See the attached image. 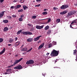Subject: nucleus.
<instances>
[{
  "instance_id": "1",
  "label": "nucleus",
  "mask_w": 77,
  "mask_h": 77,
  "mask_svg": "<svg viewBox=\"0 0 77 77\" xmlns=\"http://www.w3.org/2000/svg\"><path fill=\"white\" fill-rule=\"evenodd\" d=\"M59 51H57L54 49H53L51 54V56H57L59 54Z\"/></svg>"
},
{
  "instance_id": "2",
  "label": "nucleus",
  "mask_w": 77,
  "mask_h": 77,
  "mask_svg": "<svg viewBox=\"0 0 77 77\" xmlns=\"http://www.w3.org/2000/svg\"><path fill=\"white\" fill-rule=\"evenodd\" d=\"M77 12L76 11H72L69 12L68 13V15L67 16V17H69L70 16H71V15H73L74 14H76Z\"/></svg>"
},
{
  "instance_id": "3",
  "label": "nucleus",
  "mask_w": 77,
  "mask_h": 77,
  "mask_svg": "<svg viewBox=\"0 0 77 77\" xmlns=\"http://www.w3.org/2000/svg\"><path fill=\"white\" fill-rule=\"evenodd\" d=\"M22 34H23L24 35H33V33H32L29 32V31H24L22 32L21 33Z\"/></svg>"
},
{
  "instance_id": "4",
  "label": "nucleus",
  "mask_w": 77,
  "mask_h": 77,
  "mask_svg": "<svg viewBox=\"0 0 77 77\" xmlns=\"http://www.w3.org/2000/svg\"><path fill=\"white\" fill-rule=\"evenodd\" d=\"M34 63V61L32 60H28L26 63V64L27 65H30V64H33Z\"/></svg>"
},
{
  "instance_id": "5",
  "label": "nucleus",
  "mask_w": 77,
  "mask_h": 77,
  "mask_svg": "<svg viewBox=\"0 0 77 77\" xmlns=\"http://www.w3.org/2000/svg\"><path fill=\"white\" fill-rule=\"evenodd\" d=\"M23 58H21L19 60H15L14 62V65H16V64H17V63H19V62H20V61H21V60H23Z\"/></svg>"
},
{
  "instance_id": "6",
  "label": "nucleus",
  "mask_w": 77,
  "mask_h": 77,
  "mask_svg": "<svg viewBox=\"0 0 77 77\" xmlns=\"http://www.w3.org/2000/svg\"><path fill=\"white\" fill-rule=\"evenodd\" d=\"M69 7V6L68 5H63L61 6V7L60 8L61 9H65L68 8Z\"/></svg>"
},
{
  "instance_id": "7",
  "label": "nucleus",
  "mask_w": 77,
  "mask_h": 77,
  "mask_svg": "<svg viewBox=\"0 0 77 77\" xmlns=\"http://www.w3.org/2000/svg\"><path fill=\"white\" fill-rule=\"evenodd\" d=\"M23 67L21 65H18V66L15 67L14 68V69H21Z\"/></svg>"
},
{
  "instance_id": "8",
  "label": "nucleus",
  "mask_w": 77,
  "mask_h": 77,
  "mask_svg": "<svg viewBox=\"0 0 77 77\" xmlns=\"http://www.w3.org/2000/svg\"><path fill=\"white\" fill-rule=\"evenodd\" d=\"M44 25H42L41 26H38V25H36L35 26L36 28L37 29H42L43 27H44Z\"/></svg>"
},
{
  "instance_id": "9",
  "label": "nucleus",
  "mask_w": 77,
  "mask_h": 77,
  "mask_svg": "<svg viewBox=\"0 0 77 77\" xmlns=\"http://www.w3.org/2000/svg\"><path fill=\"white\" fill-rule=\"evenodd\" d=\"M41 37H42V35H40L38 36L36 38H34V40L35 41H38L39 39V38H40Z\"/></svg>"
},
{
  "instance_id": "10",
  "label": "nucleus",
  "mask_w": 77,
  "mask_h": 77,
  "mask_svg": "<svg viewBox=\"0 0 77 77\" xmlns=\"http://www.w3.org/2000/svg\"><path fill=\"white\" fill-rule=\"evenodd\" d=\"M45 45V43H43L41 45H40L38 48V50H40V49H41L44 46V45Z\"/></svg>"
},
{
  "instance_id": "11",
  "label": "nucleus",
  "mask_w": 77,
  "mask_h": 77,
  "mask_svg": "<svg viewBox=\"0 0 77 77\" xmlns=\"http://www.w3.org/2000/svg\"><path fill=\"white\" fill-rule=\"evenodd\" d=\"M4 12H5V11H2L1 13H0V18L3 17Z\"/></svg>"
},
{
  "instance_id": "12",
  "label": "nucleus",
  "mask_w": 77,
  "mask_h": 77,
  "mask_svg": "<svg viewBox=\"0 0 77 77\" xmlns=\"http://www.w3.org/2000/svg\"><path fill=\"white\" fill-rule=\"evenodd\" d=\"M68 12V11H63L62 12L60 13V15H64V14H66Z\"/></svg>"
},
{
  "instance_id": "13",
  "label": "nucleus",
  "mask_w": 77,
  "mask_h": 77,
  "mask_svg": "<svg viewBox=\"0 0 77 77\" xmlns=\"http://www.w3.org/2000/svg\"><path fill=\"white\" fill-rule=\"evenodd\" d=\"M21 7V5H17L16 6H15L14 7V8L15 9H19V8H20V7Z\"/></svg>"
},
{
  "instance_id": "14",
  "label": "nucleus",
  "mask_w": 77,
  "mask_h": 77,
  "mask_svg": "<svg viewBox=\"0 0 77 77\" xmlns=\"http://www.w3.org/2000/svg\"><path fill=\"white\" fill-rule=\"evenodd\" d=\"M26 41L27 42H32V41H33V38H29L27 39Z\"/></svg>"
},
{
  "instance_id": "15",
  "label": "nucleus",
  "mask_w": 77,
  "mask_h": 77,
  "mask_svg": "<svg viewBox=\"0 0 77 77\" xmlns=\"http://www.w3.org/2000/svg\"><path fill=\"white\" fill-rule=\"evenodd\" d=\"M21 51H27V48L26 47H24L21 49Z\"/></svg>"
},
{
  "instance_id": "16",
  "label": "nucleus",
  "mask_w": 77,
  "mask_h": 77,
  "mask_svg": "<svg viewBox=\"0 0 77 77\" xmlns=\"http://www.w3.org/2000/svg\"><path fill=\"white\" fill-rule=\"evenodd\" d=\"M11 70L12 69H8L6 70V72H8V74H10V73L11 71Z\"/></svg>"
},
{
  "instance_id": "17",
  "label": "nucleus",
  "mask_w": 77,
  "mask_h": 77,
  "mask_svg": "<svg viewBox=\"0 0 77 77\" xmlns=\"http://www.w3.org/2000/svg\"><path fill=\"white\" fill-rule=\"evenodd\" d=\"M5 50H6V49H5V48H4L3 50L1 52H0V55L3 54V53H5Z\"/></svg>"
},
{
  "instance_id": "18",
  "label": "nucleus",
  "mask_w": 77,
  "mask_h": 77,
  "mask_svg": "<svg viewBox=\"0 0 77 77\" xmlns=\"http://www.w3.org/2000/svg\"><path fill=\"white\" fill-rule=\"evenodd\" d=\"M14 41V39L13 38H10L9 39V40L8 41L9 42H10V43H12Z\"/></svg>"
},
{
  "instance_id": "19",
  "label": "nucleus",
  "mask_w": 77,
  "mask_h": 77,
  "mask_svg": "<svg viewBox=\"0 0 77 77\" xmlns=\"http://www.w3.org/2000/svg\"><path fill=\"white\" fill-rule=\"evenodd\" d=\"M8 30V27H5L3 29L4 32H7Z\"/></svg>"
},
{
  "instance_id": "20",
  "label": "nucleus",
  "mask_w": 77,
  "mask_h": 77,
  "mask_svg": "<svg viewBox=\"0 0 77 77\" xmlns=\"http://www.w3.org/2000/svg\"><path fill=\"white\" fill-rule=\"evenodd\" d=\"M51 33V30L48 29V31L47 32V34L48 35H50Z\"/></svg>"
},
{
  "instance_id": "21",
  "label": "nucleus",
  "mask_w": 77,
  "mask_h": 77,
  "mask_svg": "<svg viewBox=\"0 0 77 77\" xmlns=\"http://www.w3.org/2000/svg\"><path fill=\"white\" fill-rule=\"evenodd\" d=\"M23 8L24 10L25 11L26 10V9H28V7H27L26 5H23Z\"/></svg>"
},
{
  "instance_id": "22",
  "label": "nucleus",
  "mask_w": 77,
  "mask_h": 77,
  "mask_svg": "<svg viewBox=\"0 0 77 77\" xmlns=\"http://www.w3.org/2000/svg\"><path fill=\"white\" fill-rule=\"evenodd\" d=\"M3 22L4 23H8L9 22V21L8 20H3Z\"/></svg>"
},
{
  "instance_id": "23",
  "label": "nucleus",
  "mask_w": 77,
  "mask_h": 77,
  "mask_svg": "<svg viewBox=\"0 0 77 77\" xmlns=\"http://www.w3.org/2000/svg\"><path fill=\"white\" fill-rule=\"evenodd\" d=\"M22 32V30H20L19 31H18L17 32V35H20V33H21Z\"/></svg>"
},
{
  "instance_id": "24",
  "label": "nucleus",
  "mask_w": 77,
  "mask_h": 77,
  "mask_svg": "<svg viewBox=\"0 0 77 77\" xmlns=\"http://www.w3.org/2000/svg\"><path fill=\"white\" fill-rule=\"evenodd\" d=\"M48 29H49V26H45V29L46 30H48Z\"/></svg>"
},
{
  "instance_id": "25",
  "label": "nucleus",
  "mask_w": 77,
  "mask_h": 77,
  "mask_svg": "<svg viewBox=\"0 0 77 77\" xmlns=\"http://www.w3.org/2000/svg\"><path fill=\"white\" fill-rule=\"evenodd\" d=\"M60 19H57L56 20V22L57 23H59V22H60Z\"/></svg>"
},
{
  "instance_id": "26",
  "label": "nucleus",
  "mask_w": 77,
  "mask_h": 77,
  "mask_svg": "<svg viewBox=\"0 0 77 77\" xmlns=\"http://www.w3.org/2000/svg\"><path fill=\"white\" fill-rule=\"evenodd\" d=\"M20 44V42H18L16 43V45L17 46H18Z\"/></svg>"
},
{
  "instance_id": "27",
  "label": "nucleus",
  "mask_w": 77,
  "mask_h": 77,
  "mask_svg": "<svg viewBox=\"0 0 77 77\" xmlns=\"http://www.w3.org/2000/svg\"><path fill=\"white\" fill-rule=\"evenodd\" d=\"M42 15H47L48 14V13L47 12V11H45V12H43L42 13Z\"/></svg>"
},
{
  "instance_id": "28",
  "label": "nucleus",
  "mask_w": 77,
  "mask_h": 77,
  "mask_svg": "<svg viewBox=\"0 0 77 77\" xmlns=\"http://www.w3.org/2000/svg\"><path fill=\"white\" fill-rule=\"evenodd\" d=\"M23 9H21L20 10H18V12H23Z\"/></svg>"
},
{
  "instance_id": "29",
  "label": "nucleus",
  "mask_w": 77,
  "mask_h": 77,
  "mask_svg": "<svg viewBox=\"0 0 77 77\" xmlns=\"http://www.w3.org/2000/svg\"><path fill=\"white\" fill-rule=\"evenodd\" d=\"M23 20V18L20 17L19 19V21H22Z\"/></svg>"
},
{
  "instance_id": "30",
  "label": "nucleus",
  "mask_w": 77,
  "mask_h": 77,
  "mask_svg": "<svg viewBox=\"0 0 77 77\" xmlns=\"http://www.w3.org/2000/svg\"><path fill=\"white\" fill-rule=\"evenodd\" d=\"M28 26H29V27H33V25L32 24H28Z\"/></svg>"
},
{
  "instance_id": "31",
  "label": "nucleus",
  "mask_w": 77,
  "mask_h": 77,
  "mask_svg": "<svg viewBox=\"0 0 77 77\" xmlns=\"http://www.w3.org/2000/svg\"><path fill=\"white\" fill-rule=\"evenodd\" d=\"M3 41V39L0 38V43H1V42H2Z\"/></svg>"
},
{
  "instance_id": "32",
  "label": "nucleus",
  "mask_w": 77,
  "mask_h": 77,
  "mask_svg": "<svg viewBox=\"0 0 77 77\" xmlns=\"http://www.w3.org/2000/svg\"><path fill=\"white\" fill-rule=\"evenodd\" d=\"M14 66V64H13V65H11L10 66H8V68H11V67H12V66Z\"/></svg>"
},
{
  "instance_id": "33",
  "label": "nucleus",
  "mask_w": 77,
  "mask_h": 77,
  "mask_svg": "<svg viewBox=\"0 0 77 77\" xmlns=\"http://www.w3.org/2000/svg\"><path fill=\"white\" fill-rule=\"evenodd\" d=\"M36 18V16H32V19H35Z\"/></svg>"
},
{
  "instance_id": "34",
  "label": "nucleus",
  "mask_w": 77,
  "mask_h": 77,
  "mask_svg": "<svg viewBox=\"0 0 77 77\" xmlns=\"http://www.w3.org/2000/svg\"><path fill=\"white\" fill-rule=\"evenodd\" d=\"M51 47H52V44L51 43L49 45L48 48H50Z\"/></svg>"
},
{
  "instance_id": "35",
  "label": "nucleus",
  "mask_w": 77,
  "mask_h": 77,
  "mask_svg": "<svg viewBox=\"0 0 77 77\" xmlns=\"http://www.w3.org/2000/svg\"><path fill=\"white\" fill-rule=\"evenodd\" d=\"M32 48H31V49H30L29 50H28V51H27V52H29L30 51H31V50H32Z\"/></svg>"
},
{
  "instance_id": "36",
  "label": "nucleus",
  "mask_w": 77,
  "mask_h": 77,
  "mask_svg": "<svg viewBox=\"0 0 77 77\" xmlns=\"http://www.w3.org/2000/svg\"><path fill=\"white\" fill-rule=\"evenodd\" d=\"M12 17H13V18H15V17H16L17 16L16 15L14 14L12 15Z\"/></svg>"
},
{
  "instance_id": "37",
  "label": "nucleus",
  "mask_w": 77,
  "mask_h": 77,
  "mask_svg": "<svg viewBox=\"0 0 77 77\" xmlns=\"http://www.w3.org/2000/svg\"><path fill=\"white\" fill-rule=\"evenodd\" d=\"M41 6V4H39L38 5H35V7H39Z\"/></svg>"
},
{
  "instance_id": "38",
  "label": "nucleus",
  "mask_w": 77,
  "mask_h": 77,
  "mask_svg": "<svg viewBox=\"0 0 77 77\" xmlns=\"http://www.w3.org/2000/svg\"><path fill=\"white\" fill-rule=\"evenodd\" d=\"M74 53V54H76V51H77L76 49H75V50H73Z\"/></svg>"
},
{
  "instance_id": "39",
  "label": "nucleus",
  "mask_w": 77,
  "mask_h": 77,
  "mask_svg": "<svg viewBox=\"0 0 77 77\" xmlns=\"http://www.w3.org/2000/svg\"><path fill=\"white\" fill-rule=\"evenodd\" d=\"M34 30V29H33V28H31V29H30V31H31V32H32V31H33V30Z\"/></svg>"
},
{
  "instance_id": "40",
  "label": "nucleus",
  "mask_w": 77,
  "mask_h": 77,
  "mask_svg": "<svg viewBox=\"0 0 77 77\" xmlns=\"http://www.w3.org/2000/svg\"><path fill=\"white\" fill-rule=\"evenodd\" d=\"M20 2L22 3H24V0H21L20 1Z\"/></svg>"
},
{
  "instance_id": "41",
  "label": "nucleus",
  "mask_w": 77,
  "mask_h": 77,
  "mask_svg": "<svg viewBox=\"0 0 77 77\" xmlns=\"http://www.w3.org/2000/svg\"><path fill=\"white\" fill-rule=\"evenodd\" d=\"M17 39H18V38H17V37L15 38L14 40L15 41H17Z\"/></svg>"
},
{
  "instance_id": "42",
  "label": "nucleus",
  "mask_w": 77,
  "mask_h": 77,
  "mask_svg": "<svg viewBox=\"0 0 77 77\" xmlns=\"http://www.w3.org/2000/svg\"><path fill=\"white\" fill-rule=\"evenodd\" d=\"M51 21V19H49L48 21V23H50V22Z\"/></svg>"
},
{
  "instance_id": "43",
  "label": "nucleus",
  "mask_w": 77,
  "mask_h": 77,
  "mask_svg": "<svg viewBox=\"0 0 77 77\" xmlns=\"http://www.w3.org/2000/svg\"><path fill=\"white\" fill-rule=\"evenodd\" d=\"M4 0H0V2L1 3H3L4 2Z\"/></svg>"
},
{
  "instance_id": "44",
  "label": "nucleus",
  "mask_w": 77,
  "mask_h": 77,
  "mask_svg": "<svg viewBox=\"0 0 77 77\" xmlns=\"http://www.w3.org/2000/svg\"><path fill=\"white\" fill-rule=\"evenodd\" d=\"M8 17L9 19H12V17H11V16H9Z\"/></svg>"
},
{
  "instance_id": "45",
  "label": "nucleus",
  "mask_w": 77,
  "mask_h": 77,
  "mask_svg": "<svg viewBox=\"0 0 77 77\" xmlns=\"http://www.w3.org/2000/svg\"><path fill=\"white\" fill-rule=\"evenodd\" d=\"M41 0H36V2H41Z\"/></svg>"
},
{
  "instance_id": "46",
  "label": "nucleus",
  "mask_w": 77,
  "mask_h": 77,
  "mask_svg": "<svg viewBox=\"0 0 77 77\" xmlns=\"http://www.w3.org/2000/svg\"><path fill=\"white\" fill-rule=\"evenodd\" d=\"M24 15L22 14V15H21L20 16L21 18H23V17H24Z\"/></svg>"
},
{
  "instance_id": "47",
  "label": "nucleus",
  "mask_w": 77,
  "mask_h": 77,
  "mask_svg": "<svg viewBox=\"0 0 77 77\" xmlns=\"http://www.w3.org/2000/svg\"><path fill=\"white\" fill-rule=\"evenodd\" d=\"M41 40H39L38 42V44H39V43H41Z\"/></svg>"
},
{
  "instance_id": "48",
  "label": "nucleus",
  "mask_w": 77,
  "mask_h": 77,
  "mask_svg": "<svg viewBox=\"0 0 77 77\" xmlns=\"http://www.w3.org/2000/svg\"><path fill=\"white\" fill-rule=\"evenodd\" d=\"M14 8V6H12L11 7V9H13Z\"/></svg>"
},
{
  "instance_id": "49",
  "label": "nucleus",
  "mask_w": 77,
  "mask_h": 77,
  "mask_svg": "<svg viewBox=\"0 0 77 77\" xmlns=\"http://www.w3.org/2000/svg\"><path fill=\"white\" fill-rule=\"evenodd\" d=\"M56 8H57L54 7L53 9L54 10H56Z\"/></svg>"
},
{
  "instance_id": "50",
  "label": "nucleus",
  "mask_w": 77,
  "mask_h": 77,
  "mask_svg": "<svg viewBox=\"0 0 77 77\" xmlns=\"http://www.w3.org/2000/svg\"><path fill=\"white\" fill-rule=\"evenodd\" d=\"M44 11H48V9H45L44 10Z\"/></svg>"
},
{
  "instance_id": "51",
  "label": "nucleus",
  "mask_w": 77,
  "mask_h": 77,
  "mask_svg": "<svg viewBox=\"0 0 77 77\" xmlns=\"http://www.w3.org/2000/svg\"><path fill=\"white\" fill-rule=\"evenodd\" d=\"M74 22L73 21L71 23V24H74Z\"/></svg>"
},
{
  "instance_id": "52",
  "label": "nucleus",
  "mask_w": 77,
  "mask_h": 77,
  "mask_svg": "<svg viewBox=\"0 0 77 77\" xmlns=\"http://www.w3.org/2000/svg\"><path fill=\"white\" fill-rule=\"evenodd\" d=\"M70 27L71 28H72V25H70Z\"/></svg>"
},
{
  "instance_id": "53",
  "label": "nucleus",
  "mask_w": 77,
  "mask_h": 77,
  "mask_svg": "<svg viewBox=\"0 0 77 77\" xmlns=\"http://www.w3.org/2000/svg\"><path fill=\"white\" fill-rule=\"evenodd\" d=\"M8 46H10V45H11V44H8Z\"/></svg>"
},
{
  "instance_id": "54",
  "label": "nucleus",
  "mask_w": 77,
  "mask_h": 77,
  "mask_svg": "<svg viewBox=\"0 0 77 77\" xmlns=\"http://www.w3.org/2000/svg\"><path fill=\"white\" fill-rule=\"evenodd\" d=\"M17 2V1L15 0H14L13 1V2Z\"/></svg>"
},
{
  "instance_id": "55",
  "label": "nucleus",
  "mask_w": 77,
  "mask_h": 77,
  "mask_svg": "<svg viewBox=\"0 0 77 77\" xmlns=\"http://www.w3.org/2000/svg\"><path fill=\"white\" fill-rule=\"evenodd\" d=\"M49 54H50V53H48L47 54H46V55L47 56H48V55H49Z\"/></svg>"
},
{
  "instance_id": "56",
  "label": "nucleus",
  "mask_w": 77,
  "mask_h": 77,
  "mask_svg": "<svg viewBox=\"0 0 77 77\" xmlns=\"http://www.w3.org/2000/svg\"><path fill=\"white\" fill-rule=\"evenodd\" d=\"M17 56H18V55L17 54L15 56V57H17Z\"/></svg>"
},
{
  "instance_id": "57",
  "label": "nucleus",
  "mask_w": 77,
  "mask_h": 77,
  "mask_svg": "<svg viewBox=\"0 0 77 77\" xmlns=\"http://www.w3.org/2000/svg\"><path fill=\"white\" fill-rule=\"evenodd\" d=\"M23 47H24V45H23L21 46V48H23Z\"/></svg>"
},
{
  "instance_id": "58",
  "label": "nucleus",
  "mask_w": 77,
  "mask_h": 77,
  "mask_svg": "<svg viewBox=\"0 0 77 77\" xmlns=\"http://www.w3.org/2000/svg\"><path fill=\"white\" fill-rule=\"evenodd\" d=\"M5 74H6H6H9V73H6V72H5Z\"/></svg>"
},
{
  "instance_id": "59",
  "label": "nucleus",
  "mask_w": 77,
  "mask_h": 77,
  "mask_svg": "<svg viewBox=\"0 0 77 77\" xmlns=\"http://www.w3.org/2000/svg\"><path fill=\"white\" fill-rule=\"evenodd\" d=\"M75 20H74V23H76V22L75 21H75Z\"/></svg>"
},
{
  "instance_id": "60",
  "label": "nucleus",
  "mask_w": 77,
  "mask_h": 77,
  "mask_svg": "<svg viewBox=\"0 0 77 77\" xmlns=\"http://www.w3.org/2000/svg\"><path fill=\"white\" fill-rule=\"evenodd\" d=\"M11 63H13V62H12V61H11Z\"/></svg>"
},
{
  "instance_id": "61",
  "label": "nucleus",
  "mask_w": 77,
  "mask_h": 77,
  "mask_svg": "<svg viewBox=\"0 0 77 77\" xmlns=\"http://www.w3.org/2000/svg\"><path fill=\"white\" fill-rule=\"evenodd\" d=\"M77 19L75 20L74 21H77Z\"/></svg>"
},
{
  "instance_id": "62",
  "label": "nucleus",
  "mask_w": 77,
  "mask_h": 77,
  "mask_svg": "<svg viewBox=\"0 0 77 77\" xmlns=\"http://www.w3.org/2000/svg\"><path fill=\"white\" fill-rule=\"evenodd\" d=\"M55 62H57V61H56V60H55Z\"/></svg>"
},
{
  "instance_id": "63",
  "label": "nucleus",
  "mask_w": 77,
  "mask_h": 77,
  "mask_svg": "<svg viewBox=\"0 0 77 77\" xmlns=\"http://www.w3.org/2000/svg\"><path fill=\"white\" fill-rule=\"evenodd\" d=\"M41 20H44V19Z\"/></svg>"
}]
</instances>
